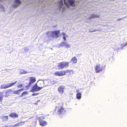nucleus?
<instances>
[{"instance_id": "f257e3e1", "label": "nucleus", "mask_w": 127, "mask_h": 127, "mask_svg": "<svg viewBox=\"0 0 127 127\" xmlns=\"http://www.w3.org/2000/svg\"><path fill=\"white\" fill-rule=\"evenodd\" d=\"M60 32L59 31L56 30L51 32H48L46 33V34L48 36V38L50 37L53 38L54 37L57 38L59 36V35Z\"/></svg>"}, {"instance_id": "f03ea898", "label": "nucleus", "mask_w": 127, "mask_h": 127, "mask_svg": "<svg viewBox=\"0 0 127 127\" xmlns=\"http://www.w3.org/2000/svg\"><path fill=\"white\" fill-rule=\"evenodd\" d=\"M55 107L56 109H55V111L56 110L57 108H58V110L56 113V115H63L65 113L66 111L65 110V108H64L63 106H61L58 107L56 106Z\"/></svg>"}, {"instance_id": "7ed1b4c3", "label": "nucleus", "mask_w": 127, "mask_h": 127, "mask_svg": "<svg viewBox=\"0 0 127 127\" xmlns=\"http://www.w3.org/2000/svg\"><path fill=\"white\" fill-rule=\"evenodd\" d=\"M69 65V63L65 61L62 62L58 63L57 66L59 69H62L64 67H68Z\"/></svg>"}, {"instance_id": "20e7f679", "label": "nucleus", "mask_w": 127, "mask_h": 127, "mask_svg": "<svg viewBox=\"0 0 127 127\" xmlns=\"http://www.w3.org/2000/svg\"><path fill=\"white\" fill-rule=\"evenodd\" d=\"M71 70L67 69L66 70H61L55 72L54 73V75L56 76H61L65 75L66 73H68L70 72Z\"/></svg>"}, {"instance_id": "39448f33", "label": "nucleus", "mask_w": 127, "mask_h": 127, "mask_svg": "<svg viewBox=\"0 0 127 127\" xmlns=\"http://www.w3.org/2000/svg\"><path fill=\"white\" fill-rule=\"evenodd\" d=\"M100 64L97 65L95 67V72L96 73H98L102 71L103 68L102 66H100Z\"/></svg>"}, {"instance_id": "423d86ee", "label": "nucleus", "mask_w": 127, "mask_h": 127, "mask_svg": "<svg viewBox=\"0 0 127 127\" xmlns=\"http://www.w3.org/2000/svg\"><path fill=\"white\" fill-rule=\"evenodd\" d=\"M43 88L42 87H38L36 84L34 85L32 87V90L33 92L38 91L41 90Z\"/></svg>"}, {"instance_id": "0eeeda50", "label": "nucleus", "mask_w": 127, "mask_h": 127, "mask_svg": "<svg viewBox=\"0 0 127 127\" xmlns=\"http://www.w3.org/2000/svg\"><path fill=\"white\" fill-rule=\"evenodd\" d=\"M29 78L30 82L28 85V87L30 86L32 84L34 83L36 81V78L34 77L31 76L29 77Z\"/></svg>"}, {"instance_id": "6e6552de", "label": "nucleus", "mask_w": 127, "mask_h": 127, "mask_svg": "<svg viewBox=\"0 0 127 127\" xmlns=\"http://www.w3.org/2000/svg\"><path fill=\"white\" fill-rule=\"evenodd\" d=\"M64 87L61 86H60L58 89V92L60 94H63L64 92Z\"/></svg>"}, {"instance_id": "1a4fd4ad", "label": "nucleus", "mask_w": 127, "mask_h": 127, "mask_svg": "<svg viewBox=\"0 0 127 127\" xmlns=\"http://www.w3.org/2000/svg\"><path fill=\"white\" fill-rule=\"evenodd\" d=\"M13 91L11 89H9L8 90L5 92V97H7L10 95V94L11 92H13Z\"/></svg>"}, {"instance_id": "9d476101", "label": "nucleus", "mask_w": 127, "mask_h": 127, "mask_svg": "<svg viewBox=\"0 0 127 127\" xmlns=\"http://www.w3.org/2000/svg\"><path fill=\"white\" fill-rule=\"evenodd\" d=\"M23 90L24 89H21L17 91H13V93L14 94L19 95L21 94V92L23 91Z\"/></svg>"}, {"instance_id": "9b49d317", "label": "nucleus", "mask_w": 127, "mask_h": 127, "mask_svg": "<svg viewBox=\"0 0 127 127\" xmlns=\"http://www.w3.org/2000/svg\"><path fill=\"white\" fill-rule=\"evenodd\" d=\"M60 46H65V47L67 48H69L70 47V45L67 44L66 42H63L61 43Z\"/></svg>"}, {"instance_id": "f8f14e48", "label": "nucleus", "mask_w": 127, "mask_h": 127, "mask_svg": "<svg viewBox=\"0 0 127 127\" xmlns=\"http://www.w3.org/2000/svg\"><path fill=\"white\" fill-rule=\"evenodd\" d=\"M9 116L13 118H17L18 117V115L16 113H11Z\"/></svg>"}, {"instance_id": "ddd939ff", "label": "nucleus", "mask_w": 127, "mask_h": 127, "mask_svg": "<svg viewBox=\"0 0 127 127\" xmlns=\"http://www.w3.org/2000/svg\"><path fill=\"white\" fill-rule=\"evenodd\" d=\"M25 121H21L20 122L18 123L17 124L14 125L13 126H12V127H19L20 126L22 125L24 123Z\"/></svg>"}, {"instance_id": "4468645a", "label": "nucleus", "mask_w": 127, "mask_h": 127, "mask_svg": "<svg viewBox=\"0 0 127 127\" xmlns=\"http://www.w3.org/2000/svg\"><path fill=\"white\" fill-rule=\"evenodd\" d=\"M1 119L2 121H6L8 120V117L7 116H3L1 117Z\"/></svg>"}, {"instance_id": "2eb2a0df", "label": "nucleus", "mask_w": 127, "mask_h": 127, "mask_svg": "<svg viewBox=\"0 0 127 127\" xmlns=\"http://www.w3.org/2000/svg\"><path fill=\"white\" fill-rule=\"evenodd\" d=\"M39 124L40 125L43 126H45L47 124L46 122L42 120H41L39 121Z\"/></svg>"}, {"instance_id": "dca6fc26", "label": "nucleus", "mask_w": 127, "mask_h": 127, "mask_svg": "<svg viewBox=\"0 0 127 127\" xmlns=\"http://www.w3.org/2000/svg\"><path fill=\"white\" fill-rule=\"evenodd\" d=\"M9 83L7 85H2L0 86V89H6L9 87Z\"/></svg>"}, {"instance_id": "f3484780", "label": "nucleus", "mask_w": 127, "mask_h": 127, "mask_svg": "<svg viewBox=\"0 0 127 127\" xmlns=\"http://www.w3.org/2000/svg\"><path fill=\"white\" fill-rule=\"evenodd\" d=\"M67 1L70 3V5L73 7L75 6L74 4L75 1L74 0H67Z\"/></svg>"}, {"instance_id": "a211bd4d", "label": "nucleus", "mask_w": 127, "mask_h": 127, "mask_svg": "<svg viewBox=\"0 0 127 127\" xmlns=\"http://www.w3.org/2000/svg\"><path fill=\"white\" fill-rule=\"evenodd\" d=\"M77 61V59L75 57H73L72 58L70 62H73V63H74V64L76 63Z\"/></svg>"}, {"instance_id": "6ab92c4d", "label": "nucleus", "mask_w": 127, "mask_h": 127, "mask_svg": "<svg viewBox=\"0 0 127 127\" xmlns=\"http://www.w3.org/2000/svg\"><path fill=\"white\" fill-rule=\"evenodd\" d=\"M63 0H61L59 2V8L60 9H61L63 6Z\"/></svg>"}, {"instance_id": "aec40b11", "label": "nucleus", "mask_w": 127, "mask_h": 127, "mask_svg": "<svg viewBox=\"0 0 127 127\" xmlns=\"http://www.w3.org/2000/svg\"><path fill=\"white\" fill-rule=\"evenodd\" d=\"M4 95H3V93L2 92H0V101L1 102H2V100L3 99Z\"/></svg>"}, {"instance_id": "412c9836", "label": "nucleus", "mask_w": 127, "mask_h": 127, "mask_svg": "<svg viewBox=\"0 0 127 127\" xmlns=\"http://www.w3.org/2000/svg\"><path fill=\"white\" fill-rule=\"evenodd\" d=\"M81 94L79 93H77L76 94V98L78 99H79L81 98Z\"/></svg>"}, {"instance_id": "4be33fe9", "label": "nucleus", "mask_w": 127, "mask_h": 127, "mask_svg": "<svg viewBox=\"0 0 127 127\" xmlns=\"http://www.w3.org/2000/svg\"><path fill=\"white\" fill-rule=\"evenodd\" d=\"M17 82V81H16L14 82H12L11 83H9V84L10 87L14 86V85H15L16 84V83Z\"/></svg>"}, {"instance_id": "5701e85b", "label": "nucleus", "mask_w": 127, "mask_h": 127, "mask_svg": "<svg viewBox=\"0 0 127 127\" xmlns=\"http://www.w3.org/2000/svg\"><path fill=\"white\" fill-rule=\"evenodd\" d=\"M99 16L98 15H94L93 14L91 16V17L90 18V19H91V18H99Z\"/></svg>"}, {"instance_id": "b1692460", "label": "nucleus", "mask_w": 127, "mask_h": 127, "mask_svg": "<svg viewBox=\"0 0 127 127\" xmlns=\"http://www.w3.org/2000/svg\"><path fill=\"white\" fill-rule=\"evenodd\" d=\"M27 94H28V93L27 92H23L22 94H21V95L20 96V97H23L24 96V95H26Z\"/></svg>"}, {"instance_id": "393cba45", "label": "nucleus", "mask_w": 127, "mask_h": 127, "mask_svg": "<svg viewBox=\"0 0 127 127\" xmlns=\"http://www.w3.org/2000/svg\"><path fill=\"white\" fill-rule=\"evenodd\" d=\"M14 2L17 4H19L21 3V2L20 1V0H15Z\"/></svg>"}, {"instance_id": "a878e982", "label": "nucleus", "mask_w": 127, "mask_h": 127, "mask_svg": "<svg viewBox=\"0 0 127 127\" xmlns=\"http://www.w3.org/2000/svg\"><path fill=\"white\" fill-rule=\"evenodd\" d=\"M23 85L22 84H19V85H18L17 86V87L18 88H19L22 87H23Z\"/></svg>"}, {"instance_id": "bb28decb", "label": "nucleus", "mask_w": 127, "mask_h": 127, "mask_svg": "<svg viewBox=\"0 0 127 127\" xmlns=\"http://www.w3.org/2000/svg\"><path fill=\"white\" fill-rule=\"evenodd\" d=\"M64 2L65 5H66L68 8H69L68 4L66 2V0H64Z\"/></svg>"}, {"instance_id": "cd10ccee", "label": "nucleus", "mask_w": 127, "mask_h": 127, "mask_svg": "<svg viewBox=\"0 0 127 127\" xmlns=\"http://www.w3.org/2000/svg\"><path fill=\"white\" fill-rule=\"evenodd\" d=\"M38 93H35L34 94H32V96H34V95H38Z\"/></svg>"}, {"instance_id": "c85d7f7f", "label": "nucleus", "mask_w": 127, "mask_h": 127, "mask_svg": "<svg viewBox=\"0 0 127 127\" xmlns=\"http://www.w3.org/2000/svg\"><path fill=\"white\" fill-rule=\"evenodd\" d=\"M18 6V5H14L13 6L14 7H16L17 6Z\"/></svg>"}, {"instance_id": "c756f323", "label": "nucleus", "mask_w": 127, "mask_h": 127, "mask_svg": "<svg viewBox=\"0 0 127 127\" xmlns=\"http://www.w3.org/2000/svg\"><path fill=\"white\" fill-rule=\"evenodd\" d=\"M63 38L64 40H66V39L65 37L64 36L63 37Z\"/></svg>"}, {"instance_id": "7c9ffc66", "label": "nucleus", "mask_w": 127, "mask_h": 127, "mask_svg": "<svg viewBox=\"0 0 127 127\" xmlns=\"http://www.w3.org/2000/svg\"><path fill=\"white\" fill-rule=\"evenodd\" d=\"M8 126H4V127H8Z\"/></svg>"}, {"instance_id": "2f4dec72", "label": "nucleus", "mask_w": 127, "mask_h": 127, "mask_svg": "<svg viewBox=\"0 0 127 127\" xmlns=\"http://www.w3.org/2000/svg\"><path fill=\"white\" fill-rule=\"evenodd\" d=\"M26 97H24V98H23V99H26Z\"/></svg>"}, {"instance_id": "473e14b6", "label": "nucleus", "mask_w": 127, "mask_h": 127, "mask_svg": "<svg viewBox=\"0 0 127 127\" xmlns=\"http://www.w3.org/2000/svg\"><path fill=\"white\" fill-rule=\"evenodd\" d=\"M63 33V34L64 35V33Z\"/></svg>"}, {"instance_id": "72a5a7b5", "label": "nucleus", "mask_w": 127, "mask_h": 127, "mask_svg": "<svg viewBox=\"0 0 127 127\" xmlns=\"http://www.w3.org/2000/svg\"><path fill=\"white\" fill-rule=\"evenodd\" d=\"M121 19H119V20H120Z\"/></svg>"}]
</instances>
